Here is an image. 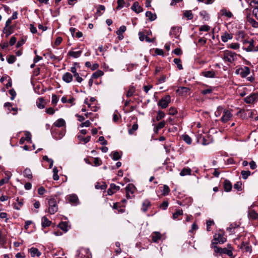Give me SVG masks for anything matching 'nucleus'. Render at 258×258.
<instances>
[{
	"label": "nucleus",
	"mask_w": 258,
	"mask_h": 258,
	"mask_svg": "<svg viewBox=\"0 0 258 258\" xmlns=\"http://www.w3.org/2000/svg\"><path fill=\"white\" fill-rule=\"evenodd\" d=\"M82 53V50H79L77 51H70L68 52V55H69L71 56H72L74 58H78L81 55Z\"/></svg>",
	"instance_id": "20"
},
{
	"label": "nucleus",
	"mask_w": 258,
	"mask_h": 258,
	"mask_svg": "<svg viewBox=\"0 0 258 258\" xmlns=\"http://www.w3.org/2000/svg\"><path fill=\"white\" fill-rule=\"evenodd\" d=\"M236 73L240 75L241 77L245 78L250 74V69L247 67H244L237 69Z\"/></svg>",
	"instance_id": "6"
},
{
	"label": "nucleus",
	"mask_w": 258,
	"mask_h": 258,
	"mask_svg": "<svg viewBox=\"0 0 258 258\" xmlns=\"http://www.w3.org/2000/svg\"><path fill=\"white\" fill-rule=\"evenodd\" d=\"M65 124V121L62 118H59L54 123V125L57 127H62Z\"/></svg>",
	"instance_id": "29"
},
{
	"label": "nucleus",
	"mask_w": 258,
	"mask_h": 258,
	"mask_svg": "<svg viewBox=\"0 0 258 258\" xmlns=\"http://www.w3.org/2000/svg\"><path fill=\"white\" fill-rule=\"evenodd\" d=\"M161 238V234L160 232H154L152 234V240L154 242H158V240Z\"/></svg>",
	"instance_id": "16"
},
{
	"label": "nucleus",
	"mask_w": 258,
	"mask_h": 258,
	"mask_svg": "<svg viewBox=\"0 0 258 258\" xmlns=\"http://www.w3.org/2000/svg\"><path fill=\"white\" fill-rule=\"evenodd\" d=\"M215 251L216 253H219L220 254H226L229 256L231 257L233 255L231 247L230 246L229 248H220L217 246H214Z\"/></svg>",
	"instance_id": "4"
},
{
	"label": "nucleus",
	"mask_w": 258,
	"mask_h": 258,
	"mask_svg": "<svg viewBox=\"0 0 258 258\" xmlns=\"http://www.w3.org/2000/svg\"><path fill=\"white\" fill-rule=\"evenodd\" d=\"M246 43L249 44V46L247 48H245V50L246 51H253V47H254L253 41L252 40H251L250 41L244 40L243 41V44H245Z\"/></svg>",
	"instance_id": "14"
},
{
	"label": "nucleus",
	"mask_w": 258,
	"mask_h": 258,
	"mask_svg": "<svg viewBox=\"0 0 258 258\" xmlns=\"http://www.w3.org/2000/svg\"><path fill=\"white\" fill-rule=\"evenodd\" d=\"M62 79L66 83H69L73 80V76L71 73L67 72L62 75Z\"/></svg>",
	"instance_id": "9"
},
{
	"label": "nucleus",
	"mask_w": 258,
	"mask_h": 258,
	"mask_svg": "<svg viewBox=\"0 0 258 258\" xmlns=\"http://www.w3.org/2000/svg\"><path fill=\"white\" fill-rule=\"evenodd\" d=\"M77 138L78 139V140L80 141H83L84 142V144H86L87 143H88V142L90 141V139H91V137L90 136H87V137L86 138H84L82 135H78L77 136Z\"/></svg>",
	"instance_id": "28"
},
{
	"label": "nucleus",
	"mask_w": 258,
	"mask_h": 258,
	"mask_svg": "<svg viewBox=\"0 0 258 258\" xmlns=\"http://www.w3.org/2000/svg\"><path fill=\"white\" fill-rule=\"evenodd\" d=\"M46 112L48 114L52 115L54 113L55 110L53 108L49 107V108L46 109Z\"/></svg>",
	"instance_id": "62"
},
{
	"label": "nucleus",
	"mask_w": 258,
	"mask_h": 258,
	"mask_svg": "<svg viewBox=\"0 0 258 258\" xmlns=\"http://www.w3.org/2000/svg\"><path fill=\"white\" fill-rule=\"evenodd\" d=\"M248 21L251 24L252 26L254 27H256L257 25H258V23L255 21L253 19H251V18H249V20H248Z\"/></svg>",
	"instance_id": "61"
},
{
	"label": "nucleus",
	"mask_w": 258,
	"mask_h": 258,
	"mask_svg": "<svg viewBox=\"0 0 258 258\" xmlns=\"http://www.w3.org/2000/svg\"><path fill=\"white\" fill-rule=\"evenodd\" d=\"M165 121H162L160 122L157 125V130H159L163 128L165 126Z\"/></svg>",
	"instance_id": "58"
},
{
	"label": "nucleus",
	"mask_w": 258,
	"mask_h": 258,
	"mask_svg": "<svg viewBox=\"0 0 258 258\" xmlns=\"http://www.w3.org/2000/svg\"><path fill=\"white\" fill-rule=\"evenodd\" d=\"M173 61L176 64H177V67L179 70H181L183 69L180 59L175 58L174 59Z\"/></svg>",
	"instance_id": "35"
},
{
	"label": "nucleus",
	"mask_w": 258,
	"mask_h": 258,
	"mask_svg": "<svg viewBox=\"0 0 258 258\" xmlns=\"http://www.w3.org/2000/svg\"><path fill=\"white\" fill-rule=\"evenodd\" d=\"M126 192L134 194L135 190L136 187L133 184H128L125 188Z\"/></svg>",
	"instance_id": "18"
},
{
	"label": "nucleus",
	"mask_w": 258,
	"mask_h": 258,
	"mask_svg": "<svg viewBox=\"0 0 258 258\" xmlns=\"http://www.w3.org/2000/svg\"><path fill=\"white\" fill-rule=\"evenodd\" d=\"M118 6L117 9H120L124 7V0H117Z\"/></svg>",
	"instance_id": "52"
},
{
	"label": "nucleus",
	"mask_w": 258,
	"mask_h": 258,
	"mask_svg": "<svg viewBox=\"0 0 258 258\" xmlns=\"http://www.w3.org/2000/svg\"><path fill=\"white\" fill-rule=\"evenodd\" d=\"M110 188H111V189H112L115 191L119 190L120 188L119 186L116 185L114 183H111L110 185Z\"/></svg>",
	"instance_id": "59"
},
{
	"label": "nucleus",
	"mask_w": 258,
	"mask_h": 258,
	"mask_svg": "<svg viewBox=\"0 0 258 258\" xmlns=\"http://www.w3.org/2000/svg\"><path fill=\"white\" fill-rule=\"evenodd\" d=\"M138 128V125L137 124H133L132 128L128 130L129 134H130V135L133 134L135 131L137 130Z\"/></svg>",
	"instance_id": "49"
},
{
	"label": "nucleus",
	"mask_w": 258,
	"mask_h": 258,
	"mask_svg": "<svg viewBox=\"0 0 258 258\" xmlns=\"http://www.w3.org/2000/svg\"><path fill=\"white\" fill-rule=\"evenodd\" d=\"M191 170L189 168H184L180 172V175L181 176L191 174Z\"/></svg>",
	"instance_id": "24"
},
{
	"label": "nucleus",
	"mask_w": 258,
	"mask_h": 258,
	"mask_svg": "<svg viewBox=\"0 0 258 258\" xmlns=\"http://www.w3.org/2000/svg\"><path fill=\"white\" fill-rule=\"evenodd\" d=\"M189 91V89L187 87H181L177 90V92H179V93L181 94H186Z\"/></svg>",
	"instance_id": "32"
},
{
	"label": "nucleus",
	"mask_w": 258,
	"mask_h": 258,
	"mask_svg": "<svg viewBox=\"0 0 258 258\" xmlns=\"http://www.w3.org/2000/svg\"><path fill=\"white\" fill-rule=\"evenodd\" d=\"M12 28L5 27L4 28L3 32H4V33L6 34L7 36H8L11 34H12Z\"/></svg>",
	"instance_id": "47"
},
{
	"label": "nucleus",
	"mask_w": 258,
	"mask_h": 258,
	"mask_svg": "<svg viewBox=\"0 0 258 258\" xmlns=\"http://www.w3.org/2000/svg\"><path fill=\"white\" fill-rule=\"evenodd\" d=\"M212 91H213V90H212V89L211 88H209L208 89H206L202 90L201 93L203 95H206V94H207L211 93L212 92Z\"/></svg>",
	"instance_id": "60"
},
{
	"label": "nucleus",
	"mask_w": 258,
	"mask_h": 258,
	"mask_svg": "<svg viewBox=\"0 0 258 258\" xmlns=\"http://www.w3.org/2000/svg\"><path fill=\"white\" fill-rule=\"evenodd\" d=\"M7 60L9 63L12 64L16 61V57L14 55H11L7 57Z\"/></svg>",
	"instance_id": "40"
},
{
	"label": "nucleus",
	"mask_w": 258,
	"mask_h": 258,
	"mask_svg": "<svg viewBox=\"0 0 258 258\" xmlns=\"http://www.w3.org/2000/svg\"><path fill=\"white\" fill-rule=\"evenodd\" d=\"M240 248L245 252H250L251 251V246L244 242L241 243V245L240 246Z\"/></svg>",
	"instance_id": "17"
},
{
	"label": "nucleus",
	"mask_w": 258,
	"mask_h": 258,
	"mask_svg": "<svg viewBox=\"0 0 258 258\" xmlns=\"http://www.w3.org/2000/svg\"><path fill=\"white\" fill-rule=\"evenodd\" d=\"M139 36L140 40L142 41L145 40V37L147 36V35H145V33H144V32H139Z\"/></svg>",
	"instance_id": "55"
},
{
	"label": "nucleus",
	"mask_w": 258,
	"mask_h": 258,
	"mask_svg": "<svg viewBox=\"0 0 258 258\" xmlns=\"http://www.w3.org/2000/svg\"><path fill=\"white\" fill-rule=\"evenodd\" d=\"M29 251L32 257H34L35 256L39 257L41 255V252L38 250V249L37 248L31 247L29 249Z\"/></svg>",
	"instance_id": "12"
},
{
	"label": "nucleus",
	"mask_w": 258,
	"mask_h": 258,
	"mask_svg": "<svg viewBox=\"0 0 258 258\" xmlns=\"http://www.w3.org/2000/svg\"><path fill=\"white\" fill-rule=\"evenodd\" d=\"M17 203L14 204V208L15 209L19 210L20 209L21 207L23 206V203L22 201H19L18 198L17 199Z\"/></svg>",
	"instance_id": "36"
},
{
	"label": "nucleus",
	"mask_w": 258,
	"mask_h": 258,
	"mask_svg": "<svg viewBox=\"0 0 258 258\" xmlns=\"http://www.w3.org/2000/svg\"><path fill=\"white\" fill-rule=\"evenodd\" d=\"M220 13L222 16H225L228 18H231L233 15L231 12L227 11L225 9H223L220 11Z\"/></svg>",
	"instance_id": "25"
},
{
	"label": "nucleus",
	"mask_w": 258,
	"mask_h": 258,
	"mask_svg": "<svg viewBox=\"0 0 258 258\" xmlns=\"http://www.w3.org/2000/svg\"><path fill=\"white\" fill-rule=\"evenodd\" d=\"M58 227L64 232L68 231V224L66 222H61L59 225Z\"/></svg>",
	"instance_id": "27"
},
{
	"label": "nucleus",
	"mask_w": 258,
	"mask_h": 258,
	"mask_svg": "<svg viewBox=\"0 0 258 258\" xmlns=\"http://www.w3.org/2000/svg\"><path fill=\"white\" fill-rule=\"evenodd\" d=\"M170 102V96L169 95H166L162 97V99L159 101L158 104L162 108H165L168 106V104Z\"/></svg>",
	"instance_id": "5"
},
{
	"label": "nucleus",
	"mask_w": 258,
	"mask_h": 258,
	"mask_svg": "<svg viewBox=\"0 0 258 258\" xmlns=\"http://www.w3.org/2000/svg\"><path fill=\"white\" fill-rule=\"evenodd\" d=\"M203 75L207 78H214L215 76V72L213 71H208L203 72Z\"/></svg>",
	"instance_id": "22"
},
{
	"label": "nucleus",
	"mask_w": 258,
	"mask_h": 258,
	"mask_svg": "<svg viewBox=\"0 0 258 258\" xmlns=\"http://www.w3.org/2000/svg\"><path fill=\"white\" fill-rule=\"evenodd\" d=\"M168 206V203L167 201H164L162 203V204L160 205V208L163 210H166Z\"/></svg>",
	"instance_id": "64"
},
{
	"label": "nucleus",
	"mask_w": 258,
	"mask_h": 258,
	"mask_svg": "<svg viewBox=\"0 0 258 258\" xmlns=\"http://www.w3.org/2000/svg\"><path fill=\"white\" fill-rule=\"evenodd\" d=\"M39 102H37V107L40 109H43L44 108V105L43 104L44 99L43 98H39Z\"/></svg>",
	"instance_id": "43"
},
{
	"label": "nucleus",
	"mask_w": 258,
	"mask_h": 258,
	"mask_svg": "<svg viewBox=\"0 0 258 258\" xmlns=\"http://www.w3.org/2000/svg\"><path fill=\"white\" fill-rule=\"evenodd\" d=\"M232 116V114L230 111L228 110H224L223 115L221 117V121L223 122H226L231 118Z\"/></svg>",
	"instance_id": "8"
},
{
	"label": "nucleus",
	"mask_w": 258,
	"mask_h": 258,
	"mask_svg": "<svg viewBox=\"0 0 258 258\" xmlns=\"http://www.w3.org/2000/svg\"><path fill=\"white\" fill-rule=\"evenodd\" d=\"M58 199L56 197L51 198L49 200L48 212L50 214H54L58 211Z\"/></svg>",
	"instance_id": "1"
},
{
	"label": "nucleus",
	"mask_w": 258,
	"mask_h": 258,
	"mask_svg": "<svg viewBox=\"0 0 258 258\" xmlns=\"http://www.w3.org/2000/svg\"><path fill=\"white\" fill-rule=\"evenodd\" d=\"M249 216L253 219H255L258 217V214L255 212L254 211H251L249 212Z\"/></svg>",
	"instance_id": "56"
},
{
	"label": "nucleus",
	"mask_w": 258,
	"mask_h": 258,
	"mask_svg": "<svg viewBox=\"0 0 258 258\" xmlns=\"http://www.w3.org/2000/svg\"><path fill=\"white\" fill-rule=\"evenodd\" d=\"M241 174L242 175V178L244 179H246L250 175V172L249 170H243L241 172Z\"/></svg>",
	"instance_id": "42"
},
{
	"label": "nucleus",
	"mask_w": 258,
	"mask_h": 258,
	"mask_svg": "<svg viewBox=\"0 0 258 258\" xmlns=\"http://www.w3.org/2000/svg\"><path fill=\"white\" fill-rule=\"evenodd\" d=\"M24 176L29 179H31L33 177L31 171L30 169L26 168L23 172Z\"/></svg>",
	"instance_id": "30"
},
{
	"label": "nucleus",
	"mask_w": 258,
	"mask_h": 258,
	"mask_svg": "<svg viewBox=\"0 0 258 258\" xmlns=\"http://www.w3.org/2000/svg\"><path fill=\"white\" fill-rule=\"evenodd\" d=\"M184 16L187 18L188 20H191L193 18V14L190 10L185 11L184 12Z\"/></svg>",
	"instance_id": "34"
},
{
	"label": "nucleus",
	"mask_w": 258,
	"mask_h": 258,
	"mask_svg": "<svg viewBox=\"0 0 258 258\" xmlns=\"http://www.w3.org/2000/svg\"><path fill=\"white\" fill-rule=\"evenodd\" d=\"M183 214V211L182 210H177L176 212L173 214V218L174 219H176L178 218V217L180 215H182Z\"/></svg>",
	"instance_id": "45"
},
{
	"label": "nucleus",
	"mask_w": 258,
	"mask_h": 258,
	"mask_svg": "<svg viewBox=\"0 0 258 258\" xmlns=\"http://www.w3.org/2000/svg\"><path fill=\"white\" fill-rule=\"evenodd\" d=\"M104 74V73L103 71L101 70H97L95 73H94L92 75V77L94 79H97L102 76H103Z\"/></svg>",
	"instance_id": "31"
},
{
	"label": "nucleus",
	"mask_w": 258,
	"mask_h": 258,
	"mask_svg": "<svg viewBox=\"0 0 258 258\" xmlns=\"http://www.w3.org/2000/svg\"><path fill=\"white\" fill-rule=\"evenodd\" d=\"M182 139L187 144L190 145L191 143V139L188 135H185L182 136Z\"/></svg>",
	"instance_id": "46"
},
{
	"label": "nucleus",
	"mask_w": 258,
	"mask_h": 258,
	"mask_svg": "<svg viewBox=\"0 0 258 258\" xmlns=\"http://www.w3.org/2000/svg\"><path fill=\"white\" fill-rule=\"evenodd\" d=\"M233 38L232 35L227 32H225L221 36V40L224 42H226L228 40L232 39Z\"/></svg>",
	"instance_id": "13"
},
{
	"label": "nucleus",
	"mask_w": 258,
	"mask_h": 258,
	"mask_svg": "<svg viewBox=\"0 0 258 258\" xmlns=\"http://www.w3.org/2000/svg\"><path fill=\"white\" fill-rule=\"evenodd\" d=\"M169 191H170V189H169V187L166 185H164L163 186V194L164 196L167 195L169 194Z\"/></svg>",
	"instance_id": "51"
},
{
	"label": "nucleus",
	"mask_w": 258,
	"mask_h": 258,
	"mask_svg": "<svg viewBox=\"0 0 258 258\" xmlns=\"http://www.w3.org/2000/svg\"><path fill=\"white\" fill-rule=\"evenodd\" d=\"M77 252V258H91V253L87 248H81Z\"/></svg>",
	"instance_id": "3"
},
{
	"label": "nucleus",
	"mask_w": 258,
	"mask_h": 258,
	"mask_svg": "<svg viewBox=\"0 0 258 258\" xmlns=\"http://www.w3.org/2000/svg\"><path fill=\"white\" fill-rule=\"evenodd\" d=\"M51 224V221L49 220L47 217L44 216L42 218L41 225L42 227L45 228L46 227H48Z\"/></svg>",
	"instance_id": "15"
},
{
	"label": "nucleus",
	"mask_w": 258,
	"mask_h": 258,
	"mask_svg": "<svg viewBox=\"0 0 258 258\" xmlns=\"http://www.w3.org/2000/svg\"><path fill=\"white\" fill-rule=\"evenodd\" d=\"M74 77L75 78L76 81L79 82V83H81L83 79H82V78H81V77H80L79 74L77 73L76 74H75L74 75Z\"/></svg>",
	"instance_id": "57"
},
{
	"label": "nucleus",
	"mask_w": 258,
	"mask_h": 258,
	"mask_svg": "<svg viewBox=\"0 0 258 258\" xmlns=\"http://www.w3.org/2000/svg\"><path fill=\"white\" fill-rule=\"evenodd\" d=\"M132 9L136 13H140L142 11V8L139 6L137 2L135 3L132 6Z\"/></svg>",
	"instance_id": "21"
},
{
	"label": "nucleus",
	"mask_w": 258,
	"mask_h": 258,
	"mask_svg": "<svg viewBox=\"0 0 258 258\" xmlns=\"http://www.w3.org/2000/svg\"><path fill=\"white\" fill-rule=\"evenodd\" d=\"M224 187L226 191H229L232 188V184L229 180H225L224 183Z\"/></svg>",
	"instance_id": "23"
},
{
	"label": "nucleus",
	"mask_w": 258,
	"mask_h": 258,
	"mask_svg": "<svg viewBox=\"0 0 258 258\" xmlns=\"http://www.w3.org/2000/svg\"><path fill=\"white\" fill-rule=\"evenodd\" d=\"M210 29V27L208 25L201 26L199 29L200 31H206L207 32Z\"/></svg>",
	"instance_id": "50"
},
{
	"label": "nucleus",
	"mask_w": 258,
	"mask_h": 258,
	"mask_svg": "<svg viewBox=\"0 0 258 258\" xmlns=\"http://www.w3.org/2000/svg\"><path fill=\"white\" fill-rule=\"evenodd\" d=\"M165 113L163 111L159 110L158 111V113H157V115L156 117V119L157 121H159L161 119H162L163 118H164L165 117Z\"/></svg>",
	"instance_id": "38"
},
{
	"label": "nucleus",
	"mask_w": 258,
	"mask_h": 258,
	"mask_svg": "<svg viewBox=\"0 0 258 258\" xmlns=\"http://www.w3.org/2000/svg\"><path fill=\"white\" fill-rule=\"evenodd\" d=\"M151 206L150 202L148 200H146L144 201L142 204V210L143 212H146L148 208Z\"/></svg>",
	"instance_id": "26"
},
{
	"label": "nucleus",
	"mask_w": 258,
	"mask_h": 258,
	"mask_svg": "<svg viewBox=\"0 0 258 258\" xmlns=\"http://www.w3.org/2000/svg\"><path fill=\"white\" fill-rule=\"evenodd\" d=\"M200 15L204 19L205 21H208L209 19V15L206 11H202L200 13Z\"/></svg>",
	"instance_id": "37"
},
{
	"label": "nucleus",
	"mask_w": 258,
	"mask_h": 258,
	"mask_svg": "<svg viewBox=\"0 0 258 258\" xmlns=\"http://www.w3.org/2000/svg\"><path fill=\"white\" fill-rule=\"evenodd\" d=\"M214 239L221 244L225 242L226 240V238H225L222 234L219 233L216 234L214 235Z\"/></svg>",
	"instance_id": "11"
},
{
	"label": "nucleus",
	"mask_w": 258,
	"mask_h": 258,
	"mask_svg": "<svg viewBox=\"0 0 258 258\" xmlns=\"http://www.w3.org/2000/svg\"><path fill=\"white\" fill-rule=\"evenodd\" d=\"M112 159L114 160H118L121 158V156L118 151L113 152Z\"/></svg>",
	"instance_id": "44"
},
{
	"label": "nucleus",
	"mask_w": 258,
	"mask_h": 258,
	"mask_svg": "<svg viewBox=\"0 0 258 258\" xmlns=\"http://www.w3.org/2000/svg\"><path fill=\"white\" fill-rule=\"evenodd\" d=\"M258 95L255 93H252L244 98V100L246 103L252 104L257 101Z\"/></svg>",
	"instance_id": "7"
},
{
	"label": "nucleus",
	"mask_w": 258,
	"mask_h": 258,
	"mask_svg": "<svg viewBox=\"0 0 258 258\" xmlns=\"http://www.w3.org/2000/svg\"><path fill=\"white\" fill-rule=\"evenodd\" d=\"M69 202L73 203H76L78 201V197L75 195H71L69 196Z\"/></svg>",
	"instance_id": "39"
},
{
	"label": "nucleus",
	"mask_w": 258,
	"mask_h": 258,
	"mask_svg": "<svg viewBox=\"0 0 258 258\" xmlns=\"http://www.w3.org/2000/svg\"><path fill=\"white\" fill-rule=\"evenodd\" d=\"M146 16L149 18L150 21H154L157 18L156 14L152 13L150 11H147L146 13Z\"/></svg>",
	"instance_id": "19"
},
{
	"label": "nucleus",
	"mask_w": 258,
	"mask_h": 258,
	"mask_svg": "<svg viewBox=\"0 0 258 258\" xmlns=\"http://www.w3.org/2000/svg\"><path fill=\"white\" fill-rule=\"evenodd\" d=\"M9 92L10 94L11 95V100H13L16 95V92L14 89H11Z\"/></svg>",
	"instance_id": "54"
},
{
	"label": "nucleus",
	"mask_w": 258,
	"mask_h": 258,
	"mask_svg": "<svg viewBox=\"0 0 258 258\" xmlns=\"http://www.w3.org/2000/svg\"><path fill=\"white\" fill-rule=\"evenodd\" d=\"M5 174L6 175L5 178H4L0 180V185H3L5 183H8L12 176L11 173L9 171H6L5 172Z\"/></svg>",
	"instance_id": "10"
},
{
	"label": "nucleus",
	"mask_w": 258,
	"mask_h": 258,
	"mask_svg": "<svg viewBox=\"0 0 258 258\" xmlns=\"http://www.w3.org/2000/svg\"><path fill=\"white\" fill-rule=\"evenodd\" d=\"M236 59V54L229 50H225L224 52L223 59L230 63L233 62Z\"/></svg>",
	"instance_id": "2"
},
{
	"label": "nucleus",
	"mask_w": 258,
	"mask_h": 258,
	"mask_svg": "<svg viewBox=\"0 0 258 258\" xmlns=\"http://www.w3.org/2000/svg\"><path fill=\"white\" fill-rule=\"evenodd\" d=\"M228 47L235 50L238 49L239 48V44L238 43H232L229 44Z\"/></svg>",
	"instance_id": "48"
},
{
	"label": "nucleus",
	"mask_w": 258,
	"mask_h": 258,
	"mask_svg": "<svg viewBox=\"0 0 258 258\" xmlns=\"http://www.w3.org/2000/svg\"><path fill=\"white\" fill-rule=\"evenodd\" d=\"M25 135L26 137L24 138L25 139L26 141H27L28 142H31V135L30 133L29 132H27V131L25 132Z\"/></svg>",
	"instance_id": "53"
},
{
	"label": "nucleus",
	"mask_w": 258,
	"mask_h": 258,
	"mask_svg": "<svg viewBox=\"0 0 258 258\" xmlns=\"http://www.w3.org/2000/svg\"><path fill=\"white\" fill-rule=\"evenodd\" d=\"M135 87L133 86H131L129 88L128 90L126 92V96L127 97H130L134 95V93H135Z\"/></svg>",
	"instance_id": "33"
},
{
	"label": "nucleus",
	"mask_w": 258,
	"mask_h": 258,
	"mask_svg": "<svg viewBox=\"0 0 258 258\" xmlns=\"http://www.w3.org/2000/svg\"><path fill=\"white\" fill-rule=\"evenodd\" d=\"M233 187L234 188L238 190H240L241 188V183L240 182H237V183L234 184Z\"/></svg>",
	"instance_id": "63"
},
{
	"label": "nucleus",
	"mask_w": 258,
	"mask_h": 258,
	"mask_svg": "<svg viewBox=\"0 0 258 258\" xmlns=\"http://www.w3.org/2000/svg\"><path fill=\"white\" fill-rule=\"evenodd\" d=\"M126 27L124 25H122L120 27L119 29L116 31V34L117 35H121L126 31Z\"/></svg>",
	"instance_id": "41"
}]
</instances>
